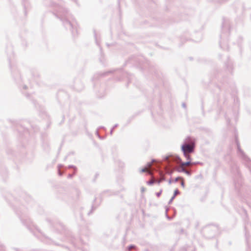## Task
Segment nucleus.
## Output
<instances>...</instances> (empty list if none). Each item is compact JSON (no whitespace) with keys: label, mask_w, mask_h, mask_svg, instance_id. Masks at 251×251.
<instances>
[{"label":"nucleus","mask_w":251,"mask_h":251,"mask_svg":"<svg viewBox=\"0 0 251 251\" xmlns=\"http://www.w3.org/2000/svg\"><path fill=\"white\" fill-rule=\"evenodd\" d=\"M194 144H185L182 146V150L183 153H191L193 151Z\"/></svg>","instance_id":"nucleus-1"},{"label":"nucleus","mask_w":251,"mask_h":251,"mask_svg":"<svg viewBox=\"0 0 251 251\" xmlns=\"http://www.w3.org/2000/svg\"><path fill=\"white\" fill-rule=\"evenodd\" d=\"M151 166V163L148 164L147 165V166H146L145 167H144V168L141 169V172H142V173L149 172L150 174L151 172L149 171V169L150 168Z\"/></svg>","instance_id":"nucleus-2"},{"label":"nucleus","mask_w":251,"mask_h":251,"mask_svg":"<svg viewBox=\"0 0 251 251\" xmlns=\"http://www.w3.org/2000/svg\"><path fill=\"white\" fill-rule=\"evenodd\" d=\"M177 171L178 172H184V171H185V166H182V164H181V163H180L179 166L178 167V168L177 169Z\"/></svg>","instance_id":"nucleus-3"},{"label":"nucleus","mask_w":251,"mask_h":251,"mask_svg":"<svg viewBox=\"0 0 251 251\" xmlns=\"http://www.w3.org/2000/svg\"><path fill=\"white\" fill-rule=\"evenodd\" d=\"M191 164L192 163H191V161L189 160L186 162L181 163V164H182V166H189V165H191Z\"/></svg>","instance_id":"nucleus-4"},{"label":"nucleus","mask_w":251,"mask_h":251,"mask_svg":"<svg viewBox=\"0 0 251 251\" xmlns=\"http://www.w3.org/2000/svg\"><path fill=\"white\" fill-rule=\"evenodd\" d=\"M189 153H184V155L188 160L190 161V155Z\"/></svg>","instance_id":"nucleus-5"},{"label":"nucleus","mask_w":251,"mask_h":251,"mask_svg":"<svg viewBox=\"0 0 251 251\" xmlns=\"http://www.w3.org/2000/svg\"><path fill=\"white\" fill-rule=\"evenodd\" d=\"M162 192V189H160L159 192L155 193V195L157 197L159 198L161 196Z\"/></svg>","instance_id":"nucleus-6"},{"label":"nucleus","mask_w":251,"mask_h":251,"mask_svg":"<svg viewBox=\"0 0 251 251\" xmlns=\"http://www.w3.org/2000/svg\"><path fill=\"white\" fill-rule=\"evenodd\" d=\"M154 183H155V179L152 178V179H151L149 182V184H150V185H151L152 184H153Z\"/></svg>","instance_id":"nucleus-7"},{"label":"nucleus","mask_w":251,"mask_h":251,"mask_svg":"<svg viewBox=\"0 0 251 251\" xmlns=\"http://www.w3.org/2000/svg\"><path fill=\"white\" fill-rule=\"evenodd\" d=\"M163 180V178H160L159 180H156L155 179V183L159 184Z\"/></svg>","instance_id":"nucleus-8"},{"label":"nucleus","mask_w":251,"mask_h":251,"mask_svg":"<svg viewBox=\"0 0 251 251\" xmlns=\"http://www.w3.org/2000/svg\"><path fill=\"white\" fill-rule=\"evenodd\" d=\"M181 185L183 187H184V181L183 178H181Z\"/></svg>","instance_id":"nucleus-9"},{"label":"nucleus","mask_w":251,"mask_h":251,"mask_svg":"<svg viewBox=\"0 0 251 251\" xmlns=\"http://www.w3.org/2000/svg\"><path fill=\"white\" fill-rule=\"evenodd\" d=\"M178 193H179L178 190H176L175 191V193H174V196L173 197V198H174L177 194H178Z\"/></svg>","instance_id":"nucleus-10"},{"label":"nucleus","mask_w":251,"mask_h":251,"mask_svg":"<svg viewBox=\"0 0 251 251\" xmlns=\"http://www.w3.org/2000/svg\"><path fill=\"white\" fill-rule=\"evenodd\" d=\"M184 173H186L187 175H189L190 174L189 171L185 170V171H184Z\"/></svg>","instance_id":"nucleus-11"},{"label":"nucleus","mask_w":251,"mask_h":251,"mask_svg":"<svg viewBox=\"0 0 251 251\" xmlns=\"http://www.w3.org/2000/svg\"><path fill=\"white\" fill-rule=\"evenodd\" d=\"M181 178H180V177H177V178H176L175 181H177L178 179H180V180H181Z\"/></svg>","instance_id":"nucleus-12"}]
</instances>
